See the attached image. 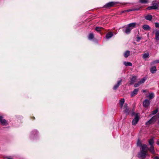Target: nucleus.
<instances>
[{"mask_svg":"<svg viewBox=\"0 0 159 159\" xmlns=\"http://www.w3.org/2000/svg\"><path fill=\"white\" fill-rule=\"evenodd\" d=\"M117 3L115 2H110L106 4L104 6L105 7H113L114 5L116 4Z\"/></svg>","mask_w":159,"mask_h":159,"instance_id":"nucleus-7","label":"nucleus"},{"mask_svg":"<svg viewBox=\"0 0 159 159\" xmlns=\"http://www.w3.org/2000/svg\"><path fill=\"white\" fill-rule=\"evenodd\" d=\"M156 120V116L152 117L146 123L147 125H149L155 122Z\"/></svg>","mask_w":159,"mask_h":159,"instance_id":"nucleus-3","label":"nucleus"},{"mask_svg":"<svg viewBox=\"0 0 159 159\" xmlns=\"http://www.w3.org/2000/svg\"><path fill=\"white\" fill-rule=\"evenodd\" d=\"M102 28L100 27H97L95 28V30L97 31H100L101 30Z\"/></svg>","mask_w":159,"mask_h":159,"instance_id":"nucleus-29","label":"nucleus"},{"mask_svg":"<svg viewBox=\"0 0 159 159\" xmlns=\"http://www.w3.org/2000/svg\"><path fill=\"white\" fill-rule=\"evenodd\" d=\"M123 64L124 65H125L126 66H132V63L130 62H126V61H124L123 62Z\"/></svg>","mask_w":159,"mask_h":159,"instance_id":"nucleus-24","label":"nucleus"},{"mask_svg":"<svg viewBox=\"0 0 159 159\" xmlns=\"http://www.w3.org/2000/svg\"><path fill=\"white\" fill-rule=\"evenodd\" d=\"M123 107L124 112L127 115L129 113V108L128 107L127 104H125Z\"/></svg>","mask_w":159,"mask_h":159,"instance_id":"nucleus-8","label":"nucleus"},{"mask_svg":"<svg viewBox=\"0 0 159 159\" xmlns=\"http://www.w3.org/2000/svg\"><path fill=\"white\" fill-rule=\"evenodd\" d=\"M158 111V110L156 109H155V110L153 111H152V114L153 115H155V114H156Z\"/></svg>","mask_w":159,"mask_h":159,"instance_id":"nucleus-31","label":"nucleus"},{"mask_svg":"<svg viewBox=\"0 0 159 159\" xmlns=\"http://www.w3.org/2000/svg\"><path fill=\"white\" fill-rule=\"evenodd\" d=\"M141 39V38L139 37H138L137 38L136 41L137 42H139V41Z\"/></svg>","mask_w":159,"mask_h":159,"instance_id":"nucleus-33","label":"nucleus"},{"mask_svg":"<svg viewBox=\"0 0 159 159\" xmlns=\"http://www.w3.org/2000/svg\"><path fill=\"white\" fill-rule=\"evenodd\" d=\"M141 3H146L148 2V0H139Z\"/></svg>","mask_w":159,"mask_h":159,"instance_id":"nucleus-28","label":"nucleus"},{"mask_svg":"<svg viewBox=\"0 0 159 159\" xmlns=\"http://www.w3.org/2000/svg\"><path fill=\"white\" fill-rule=\"evenodd\" d=\"M146 80V79L145 78H143L141 79L137 83H136L134 85V87H138L140 85L144 83Z\"/></svg>","mask_w":159,"mask_h":159,"instance_id":"nucleus-4","label":"nucleus"},{"mask_svg":"<svg viewBox=\"0 0 159 159\" xmlns=\"http://www.w3.org/2000/svg\"><path fill=\"white\" fill-rule=\"evenodd\" d=\"M152 5L154 8H155V9H157L158 7V4L155 1H153L152 2Z\"/></svg>","mask_w":159,"mask_h":159,"instance_id":"nucleus-15","label":"nucleus"},{"mask_svg":"<svg viewBox=\"0 0 159 159\" xmlns=\"http://www.w3.org/2000/svg\"><path fill=\"white\" fill-rule=\"evenodd\" d=\"M139 91L138 89H135L131 93V97H133L136 95Z\"/></svg>","mask_w":159,"mask_h":159,"instance_id":"nucleus-11","label":"nucleus"},{"mask_svg":"<svg viewBox=\"0 0 159 159\" xmlns=\"http://www.w3.org/2000/svg\"><path fill=\"white\" fill-rule=\"evenodd\" d=\"M143 93H145V92H146V91L145 90H143Z\"/></svg>","mask_w":159,"mask_h":159,"instance_id":"nucleus-40","label":"nucleus"},{"mask_svg":"<svg viewBox=\"0 0 159 159\" xmlns=\"http://www.w3.org/2000/svg\"><path fill=\"white\" fill-rule=\"evenodd\" d=\"M147 9L148 10H151L152 9H155V8H154L153 7H152V6H151L148 7L147 8Z\"/></svg>","mask_w":159,"mask_h":159,"instance_id":"nucleus-30","label":"nucleus"},{"mask_svg":"<svg viewBox=\"0 0 159 159\" xmlns=\"http://www.w3.org/2000/svg\"><path fill=\"white\" fill-rule=\"evenodd\" d=\"M137 77L136 76H133L131 79L130 84H133L136 81Z\"/></svg>","mask_w":159,"mask_h":159,"instance_id":"nucleus-14","label":"nucleus"},{"mask_svg":"<svg viewBox=\"0 0 159 159\" xmlns=\"http://www.w3.org/2000/svg\"><path fill=\"white\" fill-rule=\"evenodd\" d=\"M136 10L135 9H128V10L125 11L129 12V11H135Z\"/></svg>","mask_w":159,"mask_h":159,"instance_id":"nucleus-32","label":"nucleus"},{"mask_svg":"<svg viewBox=\"0 0 159 159\" xmlns=\"http://www.w3.org/2000/svg\"><path fill=\"white\" fill-rule=\"evenodd\" d=\"M149 150L152 153L154 154L155 153L154 148L153 146H151L150 148L149 149Z\"/></svg>","mask_w":159,"mask_h":159,"instance_id":"nucleus-20","label":"nucleus"},{"mask_svg":"<svg viewBox=\"0 0 159 159\" xmlns=\"http://www.w3.org/2000/svg\"><path fill=\"white\" fill-rule=\"evenodd\" d=\"M122 81V79H120V80L118 81L117 82V84H115L113 87V89L114 90H116V89H117V88L119 87V85H120L121 84Z\"/></svg>","mask_w":159,"mask_h":159,"instance_id":"nucleus-10","label":"nucleus"},{"mask_svg":"<svg viewBox=\"0 0 159 159\" xmlns=\"http://www.w3.org/2000/svg\"><path fill=\"white\" fill-rule=\"evenodd\" d=\"M5 159H12V158L10 157H7L5 158Z\"/></svg>","mask_w":159,"mask_h":159,"instance_id":"nucleus-37","label":"nucleus"},{"mask_svg":"<svg viewBox=\"0 0 159 159\" xmlns=\"http://www.w3.org/2000/svg\"><path fill=\"white\" fill-rule=\"evenodd\" d=\"M137 144L139 146L141 145V142L140 140H138L137 142Z\"/></svg>","mask_w":159,"mask_h":159,"instance_id":"nucleus-36","label":"nucleus"},{"mask_svg":"<svg viewBox=\"0 0 159 159\" xmlns=\"http://www.w3.org/2000/svg\"><path fill=\"white\" fill-rule=\"evenodd\" d=\"M148 155L147 152L143 151H140L138 154V157L140 159H144Z\"/></svg>","mask_w":159,"mask_h":159,"instance_id":"nucleus-2","label":"nucleus"},{"mask_svg":"<svg viewBox=\"0 0 159 159\" xmlns=\"http://www.w3.org/2000/svg\"><path fill=\"white\" fill-rule=\"evenodd\" d=\"M157 144L159 145V140L157 141Z\"/></svg>","mask_w":159,"mask_h":159,"instance_id":"nucleus-39","label":"nucleus"},{"mask_svg":"<svg viewBox=\"0 0 159 159\" xmlns=\"http://www.w3.org/2000/svg\"><path fill=\"white\" fill-rule=\"evenodd\" d=\"M150 102L148 99H145L143 102V105L144 107L147 108L150 105Z\"/></svg>","mask_w":159,"mask_h":159,"instance_id":"nucleus-5","label":"nucleus"},{"mask_svg":"<svg viewBox=\"0 0 159 159\" xmlns=\"http://www.w3.org/2000/svg\"><path fill=\"white\" fill-rule=\"evenodd\" d=\"M130 55V51H125L124 54V56L125 58L127 57Z\"/></svg>","mask_w":159,"mask_h":159,"instance_id":"nucleus-19","label":"nucleus"},{"mask_svg":"<svg viewBox=\"0 0 159 159\" xmlns=\"http://www.w3.org/2000/svg\"><path fill=\"white\" fill-rule=\"evenodd\" d=\"M149 56V54L148 53H145L143 55V57L144 59L148 58Z\"/></svg>","mask_w":159,"mask_h":159,"instance_id":"nucleus-26","label":"nucleus"},{"mask_svg":"<svg viewBox=\"0 0 159 159\" xmlns=\"http://www.w3.org/2000/svg\"><path fill=\"white\" fill-rule=\"evenodd\" d=\"M143 29L146 30H149L150 29V28L149 26L147 25H144L143 26Z\"/></svg>","mask_w":159,"mask_h":159,"instance_id":"nucleus-16","label":"nucleus"},{"mask_svg":"<svg viewBox=\"0 0 159 159\" xmlns=\"http://www.w3.org/2000/svg\"><path fill=\"white\" fill-rule=\"evenodd\" d=\"M125 102V99L124 98L121 99L119 102L120 105V107L121 108H122L123 107V104H124V103Z\"/></svg>","mask_w":159,"mask_h":159,"instance_id":"nucleus-17","label":"nucleus"},{"mask_svg":"<svg viewBox=\"0 0 159 159\" xmlns=\"http://www.w3.org/2000/svg\"><path fill=\"white\" fill-rule=\"evenodd\" d=\"M113 34L112 33H109L106 34V38L107 39H108L113 36Z\"/></svg>","mask_w":159,"mask_h":159,"instance_id":"nucleus-18","label":"nucleus"},{"mask_svg":"<svg viewBox=\"0 0 159 159\" xmlns=\"http://www.w3.org/2000/svg\"><path fill=\"white\" fill-rule=\"evenodd\" d=\"M94 37V36L93 34L91 33H90L88 36V39L89 40H91L93 39Z\"/></svg>","mask_w":159,"mask_h":159,"instance_id":"nucleus-25","label":"nucleus"},{"mask_svg":"<svg viewBox=\"0 0 159 159\" xmlns=\"http://www.w3.org/2000/svg\"><path fill=\"white\" fill-rule=\"evenodd\" d=\"M158 122H159V121H158Z\"/></svg>","mask_w":159,"mask_h":159,"instance_id":"nucleus-42","label":"nucleus"},{"mask_svg":"<svg viewBox=\"0 0 159 159\" xmlns=\"http://www.w3.org/2000/svg\"><path fill=\"white\" fill-rule=\"evenodd\" d=\"M139 120V116L138 115H136L134 118L132 120V124L135 125L137 124Z\"/></svg>","mask_w":159,"mask_h":159,"instance_id":"nucleus-6","label":"nucleus"},{"mask_svg":"<svg viewBox=\"0 0 159 159\" xmlns=\"http://www.w3.org/2000/svg\"><path fill=\"white\" fill-rule=\"evenodd\" d=\"M149 143L151 146H153V144L154 143V141L153 139H150L149 141Z\"/></svg>","mask_w":159,"mask_h":159,"instance_id":"nucleus-27","label":"nucleus"},{"mask_svg":"<svg viewBox=\"0 0 159 159\" xmlns=\"http://www.w3.org/2000/svg\"><path fill=\"white\" fill-rule=\"evenodd\" d=\"M154 63H159V60H156L153 61Z\"/></svg>","mask_w":159,"mask_h":159,"instance_id":"nucleus-35","label":"nucleus"},{"mask_svg":"<svg viewBox=\"0 0 159 159\" xmlns=\"http://www.w3.org/2000/svg\"><path fill=\"white\" fill-rule=\"evenodd\" d=\"M155 39L157 40H159V30L157 31L155 33Z\"/></svg>","mask_w":159,"mask_h":159,"instance_id":"nucleus-22","label":"nucleus"},{"mask_svg":"<svg viewBox=\"0 0 159 159\" xmlns=\"http://www.w3.org/2000/svg\"><path fill=\"white\" fill-rule=\"evenodd\" d=\"M154 159H159V158L158 157H156L154 158Z\"/></svg>","mask_w":159,"mask_h":159,"instance_id":"nucleus-38","label":"nucleus"},{"mask_svg":"<svg viewBox=\"0 0 159 159\" xmlns=\"http://www.w3.org/2000/svg\"><path fill=\"white\" fill-rule=\"evenodd\" d=\"M145 18L146 20H151L152 19V16L151 15H148L145 16Z\"/></svg>","mask_w":159,"mask_h":159,"instance_id":"nucleus-21","label":"nucleus"},{"mask_svg":"<svg viewBox=\"0 0 159 159\" xmlns=\"http://www.w3.org/2000/svg\"><path fill=\"white\" fill-rule=\"evenodd\" d=\"M148 150V148L147 146L145 144L143 145L142 146V150L141 151H144L147 152Z\"/></svg>","mask_w":159,"mask_h":159,"instance_id":"nucleus-12","label":"nucleus"},{"mask_svg":"<svg viewBox=\"0 0 159 159\" xmlns=\"http://www.w3.org/2000/svg\"><path fill=\"white\" fill-rule=\"evenodd\" d=\"M0 122L3 125H6L7 124V123L6 120L3 118V117L0 116Z\"/></svg>","mask_w":159,"mask_h":159,"instance_id":"nucleus-9","label":"nucleus"},{"mask_svg":"<svg viewBox=\"0 0 159 159\" xmlns=\"http://www.w3.org/2000/svg\"><path fill=\"white\" fill-rule=\"evenodd\" d=\"M34 131L35 132H37L36 130H34Z\"/></svg>","mask_w":159,"mask_h":159,"instance_id":"nucleus-41","label":"nucleus"},{"mask_svg":"<svg viewBox=\"0 0 159 159\" xmlns=\"http://www.w3.org/2000/svg\"><path fill=\"white\" fill-rule=\"evenodd\" d=\"M155 26L156 27H159V23H155Z\"/></svg>","mask_w":159,"mask_h":159,"instance_id":"nucleus-34","label":"nucleus"},{"mask_svg":"<svg viewBox=\"0 0 159 159\" xmlns=\"http://www.w3.org/2000/svg\"><path fill=\"white\" fill-rule=\"evenodd\" d=\"M137 25L136 23H132L129 24L127 26H125L123 30V32L126 34L130 33L131 30L135 27Z\"/></svg>","mask_w":159,"mask_h":159,"instance_id":"nucleus-1","label":"nucleus"},{"mask_svg":"<svg viewBox=\"0 0 159 159\" xmlns=\"http://www.w3.org/2000/svg\"><path fill=\"white\" fill-rule=\"evenodd\" d=\"M154 95L153 93H149L148 96H147L148 98H149V99H152L154 97Z\"/></svg>","mask_w":159,"mask_h":159,"instance_id":"nucleus-23","label":"nucleus"},{"mask_svg":"<svg viewBox=\"0 0 159 159\" xmlns=\"http://www.w3.org/2000/svg\"><path fill=\"white\" fill-rule=\"evenodd\" d=\"M157 68L156 66H153L150 69V71L153 74L157 71Z\"/></svg>","mask_w":159,"mask_h":159,"instance_id":"nucleus-13","label":"nucleus"}]
</instances>
